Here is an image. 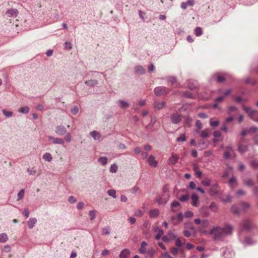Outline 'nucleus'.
I'll use <instances>...</instances> for the list:
<instances>
[{
  "mask_svg": "<svg viewBox=\"0 0 258 258\" xmlns=\"http://www.w3.org/2000/svg\"><path fill=\"white\" fill-rule=\"evenodd\" d=\"M250 165L254 170H258V162L256 161H252Z\"/></svg>",
  "mask_w": 258,
  "mask_h": 258,
  "instance_id": "49530a36",
  "label": "nucleus"
},
{
  "mask_svg": "<svg viewBox=\"0 0 258 258\" xmlns=\"http://www.w3.org/2000/svg\"><path fill=\"white\" fill-rule=\"evenodd\" d=\"M219 190V185L217 183H215V184H213L211 187V188L209 190L208 192H209V194L211 196H217L218 195Z\"/></svg>",
  "mask_w": 258,
  "mask_h": 258,
  "instance_id": "1a4fd4ad",
  "label": "nucleus"
},
{
  "mask_svg": "<svg viewBox=\"0 0 258 258\" xmlns=\"http://www.w3.org/2000/svg\"><path fill=\"white\" fill-rule=\"evenodd\" d=\"M167 81L173 85L176 82V79L174 77H170L168 78Z\"/></svg>",
  "mask_w": 258,
  "mask_h": 258,
  "instance_id": "4d7b16f0",
  "label": "nucleus"
},
{
  "mask_svg": "<svg viewBox=\"0 0 258 258\" xmlns=\"http://www.w3.org/2000/svg\"><path fill=\"white\" fill-rule=\"evenodd\" d=\"M231 212L234 214H239V208L236 205H233L231 207Z\"/></svg>",
  "mask_w": 258,
  "mask_h": 258,
  "instance_id": "de8ad7c7",
  "label": "nucleus"
},
{
  "mask_svg": "<svg viewBox=\"0 0 258 258\" xmlns=\"http://www.w3.org/2000/svg\"><path fill=\"white\" fill-rule=\"evenodd\" d=\"M90 135L95 140L99 141L101 138L100 133L96 131H93L92 132H91L90 133Z\"/></svg>",
  "mask_w": 258,
  "mask_h": 258,
  "instance_id": "a211bd4d",
  "label": "nucleus"
},
{
  "mask_svg": "<svg viewBox=\"0 0 258 258\" xmlns=\"http://www.w3.org/2000/svg\"><path fill=\"white\" fill-rule=\"evenodd\" d=\"M179 250H181V248H175V247H172L171 248V252L174 255H176L178 253V252Z\"/></svg>",
  "mask_w": 258,
  "mask_h": 258,
  "instance_id": "c03bdc74",
  "label": "nucleus"
},
{
  "mask_svg": "<svg viewBox=\"0 0 258 258\" xmlns=\"http://www.w3.org/2000/svg\"><path fill=\"white\" fill-rule=\"evenodd\" d=\"M72 47V44L71 43L66 41L64 43V48L67 49H71Z\"/></svg>",
  "mask_w": 258,
  "mask_h": 258,
  "instance_id": "680f3d73",
  "label": "nucleus"
},
{
  "mask_svg": "<svg viewBox=\"0 0 258 258\" xmlns=\"http://www.w3.org/2000/svg\"><path fill=\"white\" fill-rule=\"evenodd\" d=\"M153 105L154 108L160 110L162 108H163L165 105V102L164 101L162 102H158V101H155L154 103L153 104Z\"/></svg>",
  "mask_w": 258,
  "mask_h": 258,
  "instance_id": "ddd939ff",
  "label": "nucleus"
},
{
  "mask_svg": "<svg viewBox=\"0 0 258 258\" xmlns=\"http://www.w3.org/2000/svg\"><path fill=\"white\" fill-rule=\"evenodd\" d=\"M143 212L140 209L136 210L135 213V215L137 217H141L143 216Z\"/></svg>",
  "mask_w": 258,
  "mask_h": 258,
  "instance_id": "5fc2aeb1",
  "label": "nucleus"
},
{
  "mask_svg": "<svg viewBox=\"0 0 258 258\" xmlns=\"http://www.w3.org/2000/svg\"><path fill=\"white\" fill-rule=\"evenodd\" d=\"M170 89L165 87H157L154 89L155 94L157 96L165 95L170 92Z\"/></svg>",
  "mask_w": 258,
  "mask_h": 258,
  "instance_id": "7ed1b4c3",
  "label": "nucleus"
},
{
  "mask_svg": "<svg viewBox=\"0 0 258 258\" xmlns=\"http://www.w3.org/2000/svg\"><path fill=\"white\" fill-rule=\"evenodd\" d=\"M7 13L10 17L16 16L18 14V11L16 9H11L7 11Z\"/></svg>",
  "mask_w": 258,
  "mask_h": 258,
  "instance_id": "cd10ccee",
  "label": "nucleus"
},
{
  "mask_svg": "<svg viewBox=\"0 0 258 258\" xmlns=\"http://www.w3.org/2000/svg\"><path fill=\"white\" fill-rule=\"evenodd\" d=\"M196 125L198 130L202 128L203 126L202 123L199 120L196 121Z\"/></svg>",
  "mask_w": 258,
  "mask_h": 258,
  "instance_id": "69168bd1",
  "label": "nucleus"
},
{
  "mask_svg": "<svg viewBox=\"0 0 258 258\" xmlns=\"http://www.w3.org/2000/svg\"><path fill=\"white\" fill-rule=\"evenodd\" d=\"M27 172L29 173V175H34L36 173V170L34 169V168H28L27 169Z\"/></svg>",
  "mask_w": 258,
  "mask_h": 258,
  "instance_id": "0e129e2a",
  "label": "nucleus"
},
{
  "mask_svg": "<svg viewBox=\"0 0 258 258\" xmlns=\"http://www.w3.org/2000/svg\"><path fill=\"white\" fill-rule=\"evenodd\" d=\"M241 207L244 210H245L249 208L250 205L247 203L241 202L240 204Z\"/></svg>",
  "mask_w": 258,
  "mask_h": 258,
  "instance_id": "a18cd8bd",
  "label": "nucleus"
},
{
  "mask_svg": "<svg viewBox=\"0 0 258 258\" xmlns=\"http://www.w3.org/2000/svg\"><path fill=\"white\" fill-rule=\"evenodd\" d=\"M25 195V189H22L20 190V191L18 193L17 196L18 199L17 201L21 200L23 199Z\"/></svg>",
  "mask_w": 258,
  "mask_h": 258,
  "instance_id": "2f4dec72",
  "label": "nucleus"
},
{
  "mask_svg": "<svg viewBox=\"0 0 258 258\" xmlns=\"http://www.w3.org/2000/svg\"><path fill=\"white\" fill-rule=\"evenodd\" d=\"M211 180L210 179L206 178L205 180L202 181L201 183L205 186H209L210 185Z\"/></svg>",
  "mask_w": 258,
  "mask_h": 258,
  "instance_id": "4c0bfd02",
  "label": "nucleus"
},
{
  "mask_svg": "<svg viewBox=\"0 0 258 258\" xmlns=\"http://www.w3.org/2000/svg\"><path fill=\"white\" fill-rule=\"evenodd\" d=\"M110 233V228L109 227H105L102 229V234L103 235H109Z\"/></svg>",
  "mask_w": 258,
  "mask_h": 258,
  "instance_id": "a19ab883",
  "label": "nucleus"
},
{
  "mask_svg": "<svg viewBox=\"0 0 258 258\" xmlns=\"http://www.w3.org/2000/svg\"><path fill=\"white\" fill-rule=\"evenodd\" d=\"M243 243L245 244L251 245V244H254V242L253 241V240L250 237H246L245 238V239L243 241Z\"/></svg>",
  "mask_w": 258,
  "mask_h": 258,
  "instance_id": "72a5a7b5",
  "label": "nucleus"
},
{
  "mask_svg": "<svg viewBox=\"0 0 258 258\" xmlns=\"http://www.w3.org/2000/svg\"><path fill=\"white\" fill-rule=\"evenodd\" d=\"M202 33L203 31L201 27H198L195 29V34L197 36H200Z\"/></svg>",
  "mask_w": 258,
  "mask_h": 258,
  "instance_id": "e433bc0d",
  "label": "nucleus"
},
{
  "mask_svg": "<svg viewBox=\"0 0 258 258\" xmlns=\"http://www.w3.org/2000/svg\"><path fill=\"white\" fill-rule=\"evenodd\" d=\"M71 111L73 114H76L79 112V107L75 106L71 109Z\"/></svg>",
  "mask_w": 258,
  "mask_h": 258,
  "instance_id": "13d9d810",
  "label": "nucleus"
},
{
  "mask_svg": "<svg viewBox=\"0 0 258 258\" xmlns=\"http://www.w3.org/2000/svg\"><path fill=\"white\" fill-rule=\"evenodd\" d=\"M55 132L56 135L62 136L66 134L67 131L63 125H58L55 127Z\"/></svg>",
  "mask_w": 258,
  "mask_h": 258,
  "instance_id": "423d86ee",
  "label": "nucleus"
},
{
  "mask_svg": "<svg viewBox=\"0 0 258 258\" xmlns=\"http://www.w3.org/2000/svg\"><path fill=\"white\" fill-rule=\"evenodd\" d=\"M243 183L245 185L248 187H251L254 185V182L251 178L244 179Z\"/></svg>",
  "mask_w": 258,
  "mask_h": 258,
  "instance_id": "a878e982",
  "label": "nucleus"
},
{
  "mask_svg": "<svg viewBox=\"0 0 258 258\" xmlns=\"http://www.w3.org/2000/svg\"><path fill=\"white\" fill-rule=\"evenodd\" d=\"M250 133V130L249 129H244L241 132V135L242 136H245Z\"/></svg>",
  "mask_w": 258,
  "mask_h": 258,
  "instance_id": "338daca9",
  "label": "nucleus"
},
{
  "mask_svg": "<svg viewBox=\"0 0 258 258\" xmlns=\"http://www.w3.org/2000/svg\"><path fill=\"white\" fill-rule=\"evenodd\" d=\"M130 252L129 250L127 249H123L120 254H119V257L120 258H126L127 256L130 254Z\"/></svg>",
  "mask_w": 258,
  "mask_h": 258,
  "instance_id": "5701e85b",
  "label": "nucleus"
},
{
  "mask_svg": "<svg viewBox=\"0 0 258 258\" xmlns=\"http://www.w3.org/2000/svg\"><path fill=\"white\" fill-rule=\"evenodd\" d=\"M63 140L67 142H70L72 140L71 134L67 132L66 134L64 135V138Z\"/></svg>",
  "mask_w": 258,
  "mask_h": 258,
  "instance_id": "3c124183",
  "label": "nucleus"
},
{
  "mask_svg": "<svg viewBox=\"0 0 258 258\" xmlns=\"http://www.w3.org/2000/svg\"><path fill=\"white\" fill-rule=\"evenodd\" d=\"M197 146L198 148H200L201 149H205L208 146L207 142L206 140H201L199 141Z\"/></svg>",
  "mask_w": 258,
  "mask_h": 258,
  "instance_id": "f3484780",
  "label": "nucleus"
},
{
  "mask_svg": "<svg viewBox=\"0 0 258 258\" xmlns=\"http://www.w3.org/2000/svg\"><path fill=\"white\" fill-rule=\"evenodd\" d=\"M135 73L138 75H143L145 73V69L142 66H137L135 68Z\"/></svg>",
  "mask_w": 258,
  "mask_h": 258,
  "instance_id": "dca6fc26",
  "label": "nucleus"
},
{
  "mask_svg": "<svg viewBox=\"0 0 258 258\" xmlns=\"http://www.w3.org/2000/svg\"><path fill=\"white\" fill-rule=\"evenodd\" d=\"M150 216L151 218H155L159 215V210L158 209H153L149 212Z\"/></svg>",
  "mask_w": 258,
  "mask_h": 258,
  "instance_id": "c756f323",
  "label": "nucleus"
},
{
  "mask_svg": "<svg viewBox=\"0 0 258 258\" xmlns=\"http://www.w3.org/2000/svg\"><path fill=\"white\" fill-rule=\"evenodd\" d=\"M185 141H186V138L184 134L181 135L180 137H179L176 139V141L177 142H184Z\"/></svg>",
  "mask_w": 258,
  "mask_h": 258,
  "instance_id": "6e6d98bb",
  "label": "nucleus"
},
{
  "mask_svg": "<svg viewBox=\"0 0 258 258\" xmlns=\"http://www.w3.org/2000/svg\"><path fill=\"white\" fill-rule=\"evenodd\" d=\"M30 110V109L28 106H25L23 107H21L19 109V111L21 113H24V114H27L29 112Z\"/></svg>",
  "mask_w": 258,
  "mask_h": 258,
  "instance_id": "473e14b6",
  "label": "nucleus"
},
{
  "mask_svg": "<svg viewBox=\"0 0 258 258\" xmlns=\"http://www.w3.org/2000/svg\"><path fill=\"white\" fill-rule=\"evenodd\" d=\"M148 162L150 166L152 167H157L158 166V162L155 160V157L151 155L148 159Z\"/></svg>",
  "mask_w": 258,
  "mask_h": 258,
  "instance_id": "f8f14e48",
  "label": "nucleus"
},
{
  "mask_svg": "<svg viewBox=\"0 0 258 258\" xmlns=\"http://www.w3.org/2000/svg\"><path fill=\"white\" fill-rule=\"evenodd\" d=\"M118 102L120 108L122 109H126L130 106V104L128 102L123 100H119Z\"/></svg>",
  "mask_w": 258,
  "mask_h": 258,
  "instance_id": "2eb2a0df",
  "label": "nucleus"
},
{
  "mask_svg": "<svg viewBox=\"0 0 258 258\" xmlns=\"http://www.w3.org/2000/svg\"><path fill=\"white\" fill-rule=\"evenodd\" d=\"M243 109L251 119L258 122V111L252 110L251 108L245 106H244Z\"/></svg>",
  "mask_w": 258,
  "mask_h": 258,
  "instance_id": "f03ea898",
  "label": "nucleus"
},
{
  "mask_svg": "<svg viewBox=\"0 0 258 258\" xmlns=\"http://www.w3.org/2000/svg\"><path fill=\"white\" fill-rule=\"evenodd\" d=\"M47 138L48 140L54 144L63 145L64 143V140L62 138H54L51 136H48Z\"/></svg>",
  "mask_w": 258,
  "mask_h": 258,
  "instance_id": "6e6552de",
  "label": "nucleus"
},
{
  "mask_svg": "<svg viewBox=\"0 0 258 258\" xmlns=\"http://www.w3.org/2000/svg\"><path fill=\"white\" fill-rule=\"evenodd\" d=\"M147 243L145 241H142L141 244V247L139 248V251L141 253H146L147 249L146 246H147Z\"/></svg>",
  "mask_w": 258,
  "mask_h": 258,
  "instance_id": "4be33fe9",
  "label": "nucleus"
},
{
  "mask_svg": "<svg viewBox=\"0 0 258 258\" xmlns=\"http://www.w3.org/2000/svg\"><path fill=\"white\" fill-rule=\"evenodd\" d=\"M90 219L93 221L96 217V211L95 210L90 211L89 212Z\"/></svg>",
  "mask_w": 258,
  "mask_h": 258,
  "instance_id": "58836bf2",
  "label": "nucleus"
},
{
  "mask_svg": "<svg viewBox=\"0 0 258 258\" xmlns=\"http://www.w3.org/2000/svg\"><path fill=\"white\" fill-rule=\"evenodd\" d=\"M226 151L224 153V158L226 159H228L230 158V152L232 151V149L231 147H226Z\"/></svg>",
  "mask_w": 258,
  "mask_h": 258,
  "instance_id": "bb28decb",
  "label": "nucleus"
},
{
  "mask_svg": "<svg viewBox=\"0 0 258 258\" xmlns=\"http://www.w3.org/2000/svg\"><path fill=\"white\" fill-rule=\"evenodd\" d=\"M175 245L178 247V248H181L182 242L180 238H178L175 240Z\"/></svg>",
  "mask_w": 258,
  "mask_h": 258,
  "instance_id": "e2e57ef3",
  "label": "nucleus"
},
{
  "mask_svg": "<svg viewBox=\"0 0 258 258\" xmlns=\"http://www.w3.org/2000/svg\"><path fill=\"white\" fill-rule=\"evenodd\" d=\"M118 169V166L114 163L112 164L109 168V171L111 173H116Z\"/></svg>",
  "mask_w": 258,
  "mask_h": 258,
  "instance_id": "f704fd0d",
  "label": "nucleus"
},
{
  "mask_svg": "<svg viewBox=\"0 0 258 258\" xmlns=\"http://www.w3.org/2000/svg\"><path fill=\"white\" fill-rule=\"evenodd\" d=\"M169 197L168 192L164 190L162 196L157 199V202L160 205H165L168 201Z\"/></svg>",
  "mask_w": 258,
  "mask_h": 258,
  "instance_id": "20e7f679",
  "label": "nucleus"
},
{
  "mask_svg": "<svg viewBox=\"0 0 258 258\" xmlns=\"http://www.w3.org/2000/svg\"><path fill=\"white\" fill-rule=\"evenodd\" d=\"M247 149H248V147L246 145L240 144L238 146V151L239 152H240L241 154L244 153L245 152H246L247 151Z\"/></svg>",
  "mask_w": 258,
  "mask_h": 258,
  "instance_id": "b1692460",
  "label": "nucleus"
},
{
  "mask_svg": "<svg viewBox=\"0 0 258 258\" xmlns=\"http://www.w3.org/2000/svg\"><path fill=\"white\" fill-rule=\"evenodd\" d=\"M8 240V237L6 233L0 234V242L5 243Z\"/></svg>",
  "mask_w": 258,
  "mask_h": 258,
  "instance_id": "7c9ffc66",
  "label": "nucleus"
},
{
  "mask_svg": "<svg viewBox=\"0 0 258 258\" xmlns=\"http://www.w3.org/2000/svg\"><path fill=\"white\" fill-rule=\"evenodd\" d=\"M236 181V178L234 176H232L229 180V184L232 186Z\"/></svg>",
  "mask_w": 258,
  "mask_h": 258,
  "instance_id": "774afa93",
  "label": "nucleus"
},
{
  "mask_svg": "<svg viewBox=\"0 0 258 258\" xmlns=\"http://www.w3.org/2000/svg\"><path fill=\"white\" fill-rule=\"evenodd\" d=\"M193 170L195 172L196 175L198 178H200L202 175V172L200 170L199 167L197 164L193 165Z\"/></svg>",
  "mask_w": 258,
  "mask_h": 258,
  "instance_id": "412c9836",
  "label": "nucleus"
},
{
  "mask_svg": "<svg viewBox=\"0 0 258 258\" xmlns=\"http://www.w3.org/2000/svg\"><path fill=\"white\" fill-rule=\"evenodd\" d=\"M163 234V231L162 229H159L155 236L156 239L159 240Z\"/></svg>",
  "mask_w": 258,
  "mask_h": 258,
  "instance_id": "864d4df0",
  "label": "nucleus"
},
{
  "mask_svg": "<svg viewBox=\"0 0 258 258\" xmlns=\"http://www.w3.org/2000/svg\"><path fill=\"white\" fill-rule=\"evenodd\" d=\"M252 226V222L249 220H245L241 223L242 230H249Z\"/></svg>",
  "mask_w": 258,
  "mask_h": 258,
  "instance_id": "9d476101",
  "label": "nucleus"
},
{
  "mask_svg": "<svg viewBox=\"0 0 258 258\" xmlns=\"http://www.w3.org/2000/svg\"><path fill=\"white\" fill-rule=\"evenodd\" d=\"M42 158L45 161L47 162H50L52 159V156L49 153H45L43 155Z\"/></svg>",
  "mask_w": 258,
  "mask_h": 258,
  "instance_id": "c85d7f7f",
  "label": "nucleus"
},
{
  "mask_svg": "<svg viewBox=\"0 0 258 258\" xmlns=\"http://www.w3.org/2000/svg\"><path fill=\"white\" fill-rule=\"evenodd\" d=\"M245 83L246 84H251L252 85H254L256 83V81L252 80L250 78H248L245 80Z\"/></svg>",
  "mask_w": 258,
  "mask_h": 258,
  "instance_id": "603ef678",
  "label": "nucleus"
},
{
  "mask_svg": "<svg viewBox=\"0 0 258 258\" xmlns=\"http://www.w3.org/2000/svg\"><path fill=\"white\" fill-rule=\"evenodd\" d=\"M189 196L188 195H184L179 198V200L182 202H184L189 200Z\"/></svg>",
  "mask_w": 258,
  "mask_h": 258,
  "instance_id": "37998d69",
  "label": "nucleus"
},
{
  "mask_svg": "<svg viewBox=\"0 0 258 258\" xmlns=\"http://www.w3.org/2000/svg\"><path fill=\"white\" fill-rule=\"evenodd\" d=\"M68 201L71 204H74L77 202V200L73 196H70L69 197Z\"/></svg>",
  "mask_w": 258,
  "mask_h": 258,
  "instance_id": "052dcab7",
  "label": "nucleus"
},
{
  "mask_svg": "<svg viewBox=\"0 0 258 258\" xmlns=\"http://www.w3.org/2000/svg\"><path fill=\"white\" fill-rule=\"evenodd\" d=\"M228 77L229 75L227 73H224L222 75L217 73L212 76V79H215L218 83H222L226 80Z\"/></svg>",
  "mask_w": 258,
  "mask_h": 258,
  "instance_id": "39448f33",
  "label": "nucleus"
},
{
  "mask_svg": "<svg viewBox=\"0 0 258 258\" xmlns=\"http://www.w3.org/2000/svg\"><path fill=\"white\" fill-rule=\"evenodd\" d=\"M233 227L229 224H226L224 227H215L210 231V234L212 235L215 240H221L225 237L232 234Z\"/></svg>",
  "mask_w": 258,
  "mask_h": 258,
  "instance_id": "f257e3e1",
  "label": "nucleus"
},
{
  "mask_svg": "<svg viewBox=\"0 0 258 258\" xmlns=\"http://www.w3.org/2000/svg\"><path fill=\"white\" fill-rule=\"evenodd\" d=\"M191 199L192 200V205L194 207H197L199 201V197L196 194L192 195Z\"/></svg>",
  "mask_w": 258,
  "mask_h": 258,
  "instance_id": "6ab92c4d",
  "label": "nucleus"
},
{
  "mask_svg": "<svg viewBox=\"0 0 258 258\" xmlns=\"http://www.w3.org/2000/svg\"><path fill=\"white\" fill-rule=\"evenodd\" d=\"M107 158L105 157H101L98 159V162L103 165H105L107 163Z\"/></svg>",
  "mask_w": 258,
  "mask_h": 258,
  "instance_id": "c9c22d12",
  "label": "nucleus"
},
{
  "mask_svg": "<svg viewBox=\"0 0 258 258\" xmlns=\"http://www.w3.org/2000/svg\"><path fill=\"white\" fill-rule=\"evenodd\" d=\"M107 194L109 196L115 199L116 198V191L114 189H109L107 191Z\"/></svg>",
  "mask_w": 258,
  "mask_h": 258,
  "instance_id": "ea45409f",
  "label": "nucleus"
},
{
  "mask_svg": "<svg viewBox=\"0 0 258 258\" xmlns=\"http://www.w3.org/2000/svg\"><path fill=\"white\" fill-rule=\"evenodd\" d=\"M210 124L211 126L213 127H215L219 125V122L218 120L212 121V120H211L210 121Z\"/></svg>",
  "mask_w": 258,
  "mask_h": 258,
  "instance_id": "bf43d9fd",
  "label": "nucleus"
},
{
  "mask_svg": "<svg viewBox=\"0 0 258 258\" xmlns=\"http://www.w3.org/2000/svg\"><path fill=\"white\" fill-rule=\"evenodd\" d=\"M171 122L174 124H177L181 120V116L180 114L176 113L171 115Z\"/></svg>",
  "mask_w": 258,
  "mask_h": 258,
  "instance_id": "9b49d317",
  "label": "nucleus"
},
{
  "mask_svg": "<svg viewBox=\"0 0 258 258\" xmlns=\"http://www.w3.org/2000/svg\"><path fill=\"white\" fill-rule=\"evenodd\" d=\"M37 222V219L36 218H31L29 219L27 222V225L29 229H32Z\"/></svg>",
  "mask_w": 258,
  "mask_h": 258,
  "instance_id": "4468645a",
  "label": "nucleus"
},
{
  "mask_svg": "<svg viewBox=\"0 0 258 258\" xmlns=\"http://www.w3.org/2000/svg\"><path fill=\"white\" fill-rule=\"evenodd\" d=\"M178 160V158L172 155L168 160L169 164L174 165L176 164Z\"/></svg>",
  "mask_w": 258,
  "mask_h": 258,
  "instance_id": "393cba45",
  "label": "nucleus"
},
{
  "mask_svg": "<svg viewBox=\"0 0 258 258\" xmlns=\"http://www.w3.org/2000/svg\"><path fill=\"white\" fill-rule=\"evenodd\" d=\"M210 134L207 130H203L201 132V137L203 138H206L209 136Z\"/></svg>",
  "mask_w": 258,
  "mask_h": 258,
  "instance_id": "79ce46f5",
  "label": "nucleus"
},
{
  "mask_svg": "<svg viewBox=\"0 0 258 258\" xmlns=\"http://www.w3.org/2000/svg\"><path fill=\"white\" fill-rule=\"evenodd\" d=\"M98 84V81L96 80H89L85 82V84L89 87H94Z\"/></svg>",
  "mask_w": 258,
  "mask_h": 258,
  "instance_id": "aec40b11",
  "label": "nucleus"
},
{
  "mask_svg": "<svg viewBox=\"0 0 258 258\" xmlns=\"http://www.w3.org/2000/svg\"><path fill=\"white\" fill-rule=\"evenodd\" d=\"M180 204L179 202L176 201H173L171 205V208H172V210L175 211V210L173 209L174 208L179 207L180 206Z\"/></svg>",
  "mask_w": 258,
  "mask_h": 258,
  "instance_id": "8fccbe9b",
  "label": "nucleus"
},
{
  "mask_svg": "<svg viewBox=\"0 0 258 258\" xmlns=\"http://www.w3.org/2000/svg\"><path fill=\"white\" fill-rule=\"evenodd\" d=\"M222 253L223 258H233L234 256V252L230 248H223Z\"/></svg>",
  "mask_w": 258,
  "mask_h": 258,
  "instance_id": "0eeeda50",
  "label": "nucleus"
},
{
  "mask_svg": "<svg viewBox=\"0 0 258 258\" xmlns=\"http://www.w3.org/2000/svg\"><path fill=\"white\" fill-rule=\"evenodd\" d=\"M237 108L234 106H231L228 107L227 113L230 114L231 112L237 111Z\"/></svg>",
  "mask_w": 258,
  "mask_h": 258,
  "instance_id": "09e8293b",
  "label": "nucleus"
}]
</instances>
